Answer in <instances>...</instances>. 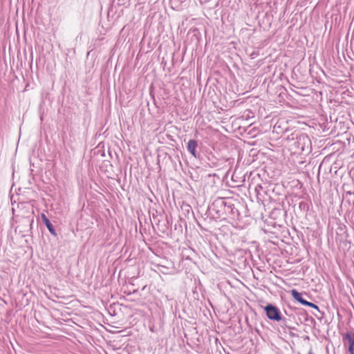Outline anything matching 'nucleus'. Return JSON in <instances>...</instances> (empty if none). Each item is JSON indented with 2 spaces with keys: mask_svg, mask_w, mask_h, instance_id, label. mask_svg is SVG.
I'll list each match as a JSON object with an SVG mask.
<instances>
[{
  "mask_svg": "<svg viewBox=\"0 0 354 354\" xmlns=\"http://www.w3.org/2000/svg\"><path fill=\"white\" fill-rule=\"evenodd\" d=\"M310 143L309 137L306 134L302 133L297 138L295 145L299 151L304 152L309 148Z\"/></svg>",
  "mask_w": 354,
  "mask_h": 354,
  "instance_id": "f257e3e1",
  "label": "nucleus"
},
{
  "mask_svg": "<svg viewBox=\"0 0 354 354\" xmlns=\"http://www.w3.org/2000/svg\"><path fill=\"white\" fill-rule=\"evenodd\" d=\"M264 310L268 319L277 322L281 320L280 311L276 306L268 304L264 308Z\"/></svg>",
  "mask_w": 354,
  "mask_h": 354,
  "instance_id": "f03ea898",
  "label": "nucleus"
},
{
  "mask_svg": "<svg viewBox=\"0 0 354 354\" xmlns=\"http://www.w3.org/2000/svg\"><path fill=\"white\" fill-rule=\"evenodd\" d=\"M198 147V142L195 140H189L187 142V151L195 158L197 157L196 156V148Z\"/></svg>",
  "mask_w": 354,
  "mask_h": 354,
  "instance_id": "7ed1b4c3",
  "label": "nucleus"
},
{
  "mask_svg": "<svg viewBox=\"0 0 354 354\" xmlns=\"http://www.w3.org/2000/svg\"><path fill=\"white\" fill-rule=\"evenodd\" d=\"M41 217L43 223L46 226V227L48 228V230L50 232V233L51 234L55 236L56 235V232H55V229L53 227V225H52V223H50L49 219L47 218V216L43 213V214H41Z\"/></svg>",
  "mask_w": 354,
  "mask_h": 354,
  "instance_id": "20e7f679",
  "label": "nucleus"
},
{
  "mask_svg": "<svg viewBox=\"0 0 354 354\" xmlns=\"http://www.w3.org/2000/svg\"><path fill=\"white\" fill-rule=\"evenodd\" d=\"M348 344V351H354V333H346L344 337Z\"/></svg>",
  "mask_w": 354,
  "mask_h": 354,
  "instance_id": "39448f33",
  "label": "nucleus"
},
{
  "mask_svg": "<svg viewBox=\"0 0 354 354\" xmlns=\"http://www.w3.org/2000/svg\"><path fill=\"white\" fill-rule=\"evenodd\" d=\"M291 295L296 301L305 306L306 300L303 298L301 293L294 289L291 291Z\"/></svg>",
  "mask_w": 354,
  "mask_h": 354,
  "instance_id": "423d86ee",
  "label": "nucleus"
},
{
  "mask_svg": "<svg viewBox=\"0 0 354 354\" xmlns=\"http://www.w3.org/2000/svg\"><path fill=\"white\" fill-rule=\"evenodd\" d=\"M305 306L312 307L319 310V307L316 304L311 303L310 301H306V302L305 303Z\"/></svg>",
  "mask_w": 354,
  "mask_h": 354,
  "instance_id": "0eeeda50",
  "label": "nucleus"
},
{
  "mask_svg": "<svg viewBox=\"0 0 354 354\" xmlns=\"http://www.w3.org/2000/svg\"><path fill=\"white\" fill-rule=\"evenodd\" d=\"M350 354H354V351H348Z\"/></svg>",
  "mask_w": 354,
  "mask_h": 354,
  "instance_id": "6e6552de",
  "label": "nucleus"
}]
</instances>
